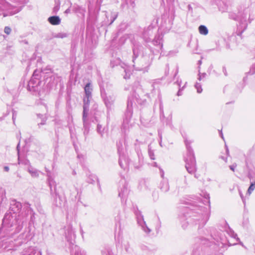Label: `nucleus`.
I'll use <instances>...</instances> for the list:
<instances>
[{"mask_svg":"<svg viewBox=\"0 0 255 255\" xmlns=\"http://www.w3.org/2000/svg\"><path fill=\"white\" fill-rule=\"evenodd\" d=\"M29 0H0V16L13 15L20 11Z\"/></svg>","mask_w":255,"mask_h":255,"instance_id":"nucleus-1","label":"nucleus"},{"mask_svg":"<svg viewBox=\"0 0 255 255\" xmlns=\"http://www.w3.org/2000/svg\"><path fill=\"white\" fill-rule=\"evenodd\" d=\"M142 103L141 100L136 93H133L132 95L128 97L127 102V109L125 114L122 125L123 129L126 130L131 127L130 120L132 116V107L133 105H135L136 103L141 104Z\"/></svg>","mask_w":255,"mask_h":255,"instance_id":"nucleus-2","label":"nucleus"},{"mask_svg":"<svg viewBox=\"0 0 255 255\" xmlns=\"http://www.w3.org/2000/svg\"><path fill=\"white\" fill-rule=\"evenodd\" d=\"M85 97L83 99V127L84 128V134L86 135L88 134L89 127L88 123V115L89 111V104L90 100L92 98V92L93 91L92 87L90 83H87L84 88Z\"/></svg>","mask_w":255,"mask_h":255,"instance_id":"nucleus-3","label":"nucleus"},{"mask_svg":"<svg viewBox=\"0 0 255 255\" xmlns=\"http://www.w3.org/2000/svg\"><path fill=\"white\" fill-rule=\"evenodd\" d=\"M132 51L133 54L132 58L133 67L134 69L138 71L144 70L149 66L151 63V59L147 55H142L138 58L139 52V47L138 46L134 45Z\"/></svg>","mask_w":255,"mask_h":255,"instance_id":"nucleus-4","label":"nucleus"},{"mask_svg":"<svg viewBox=\"0 0 255 255\" xmlns=\"http://www.w3.org/2000/svg\"><path fill=\"white\" fill-rule=\"evenodd\" d=\"M184 141L187 149L186 157H185V167L189 173L193 174L196 171L197 167L194 151L190 145L191 141L187 139Z\"/></svg>","mask_w":255,"mask_h":255,"instance_id":"nucleus-5","label":"nucleus"},{"mask_svg":"<svg viewBox=\"0 0 255 255\" xmlns=\"http://www.w3.org/2000/svg\"><path fill=\"white\" fill-rule=\"evenodd\" d=\"M208 219L209 215L206 212L203 213L202 214L195 215L192 217H190L188 219V221L187 222H185L183 218L181 221L182 227L183 229H185L187 227L188 222H189L193 225L198 224L199 225V228H201L206 224Z\"/></svg>","mask_w":255,"mask_h":255,"instance_id":"nucleus-6","label":"nucleus"},{"mask_svg":"<svg viewBox=\"0 0 255 255\" xmlns=\"http://www.w3.org/2000/svg\"><path fill=\"white\" fill-rule=\"evenodd\" d=\"M65 237L67 243H68L70 248H71V252L73 249H74L76 239V234L74 230L71 225H68L64 228Z\"/></svg>","mask_w":255,"mask_h":255,"instance_id":"nucleus-7","label":"nucleus"},{"mask_svg":"<svg viewBox=\"0 0 255 255\" xmlns=\"http://www.w3.org/2000/svg\"><path fill=\"white\" fill-rule=\"evenodd\" d=\"M215 240L216 241V244L220 248V250L221 252L224 251V250L222 249L226 248V246L227 245L228 246H234L237 244L236 243H231L223 232L220 233L218 235V238Z\"/></svg>","mask_w":255,"mask_h":255,"instance_id":"nucleus-8","label":"nucleus"},{"mask_svg":"<svg viewBox=\"0 0 255 255\" xmlns=\"http://www.w3.org/2000/svg\"><path fill=\"white\" fill-rule=\"evenodd\" d=\"M101 96L104 101L105 104L108 110H111L114 106V104L116 99L115 95L107 96L104 88L101 84H100Z\"/></svg>","mask_w":255,"mask_h":255,"instance_id":"nucleus-9","label":"nucleus"},{"mask_svg":"<svg viewBox=\"0 0 255 255\" xmlns=\"http://www.w3.org/2000/svg\"><path fill=\"white\" fill-rule=\"evenodd\" d=\"M119 183V196L121 198L122 201H123L127 198L129 193V189L125 177L122 178Z\"/></svg>","mask_w":255,"mask_h":255,"instance_id":"nucleus-10","label":"nucleus"},{"mask_svg":"<svg viewBox=\"0 0 255 255\" xmlns=\"http://www.w3.org/2000/svg\"><path fill=\"white\" fill-rule=\"evenodd\" d=\"M37 73V70L34 71L32 77L28 82V89L30 91L36 92L39 90V85L41 81L36 77L38 76Z\"/></svg>","mask_w":255,"mask_h":255,"instance_id":"nucleus-11","label":"nucleus"},{"mask_svg":"<svg viewBox=\"0 0 255 255\" xmlns=\"http://www.w3.org/2000/svg\"><path fill=\"white\" fill-rule=\"evenodd\" d=\"M156 27L151 24L147 28H144L142 32V38L146 42H149L151 40V37L156 31Z\"/></svg>","mask_w":255,"mask_h":255,"instance_id":"nucleus-12","label":"nucleus"},{"mask_svg":"<svg viewBox=\"0 0 255 255\" xmlns=\"http://www.w3.org/2000/svg\"><path fill=\"white\" fill-rule=\"evenodd\" d=\"M49 186L50 187L51 194L53 193L52 187H54V191L55 192L56 198L55 199V204L56 206H61L62 204L64 203V200L62 199V198L58 195L56 192V184L54 180H52L48 182Z\"/></svg>","mask_w":255,"mask_h":255,"instance_id":"nucleus-13","label":"nucleus"},{"mask_svg":"<svg viewBox=\"0 0 255 255\" xmlns=\"http://www.w3.org/2000/svg\"><path fill=\"white\" fill-rule=\"evenodd\" d=\"M137 222L144 233L147 234L150 233L151 230L147 226L146 224L143 219V216L140 214L137 215Z\"/></svg>","mask_w":255,"mask_h":255,"instance_id":"nucleus-14","label":"nucleus"},{"mask_svg":"<svg viewBox=\"0 0 255 255\" xmlns=\"http://www.w3.org/2000/svg\"><path fill=\"white\" fill-rule=\"evenodd\" d=\"M119 162L121 168L126 169L128 166L129 160L125 153L120 154H119Z\"/></svg>","mask_w":255,"mask_h":255,"instance_id":"nucleus-15","label":"nucleus"},{"mask_svg":"<svg viewBox=\"0 0 255 255\" xmlns=\"http://www.w3.org/2000/svg\"><path fill=\"white\" fill-rule=\"evenodd\" d=\"M248 23L247 21V18L244 17L240 20V21L238 25L237 33L238 35H241L244 31L247 28Z\"/></svg>","mask_w":255,"mask_h":255,"instance_id":"nucleus-16","label":"nucleus"},{"mask_svg":"<svg viewBox=\"0 0 255 255\" xmlns=\"http://www.w3.org/2000/svg\"><path fill=\"white\" fill-rule=\"evenodd\" d=\"M135 0H122V6L123 8H127L129 9L131 11H132L134 8L135 4Z\"/></svg>","mask_w":255,"mask_h":255,"instance_id":"nucleus-17","label":"nucleus"},{"mask_svg":"<svg viewBox=\"0 0 255 255\" xmlns=\"http://www.w3.org/2000/svg\"><path fill=\"white\" fill-rule=\"evenodd\" d=\"M127 143L126 140H120L117 143L118 151L119 154L125 153V151L127 150Z\"/></svg>","mask_w":255,"mask_h":255,"instance_id":"nucleus-18","label":"nucleus"},{"mask_svg":"<svg viewBox=\"0 0 255 255\" xmlns=\"http://www.w3.org/2000/svg\"><path fill=\"white\" fill-rule=\"evenodd\" d=\"M163 35L162 34H158L155 36L154 38L152 40L153 44L155 46H158L160 50L162 49L163 47L162 44Z\"/></svg>","mask_w":255,"mask_h":255,"instance_id":"nucleus-19","label":"nucleus"},{"mask_svg":"<svg viewBox=\"0 0 255 255\" xmlns=\"http://www.w3.org/2000/svg\"><path fill=\"white\" fill-rule=\"evenodd\" d=\"M19 142L18 143L16 149L17 151V154H18V164H23L25 165H29L30 162L28 160L26 159H22L23 155L22 153H21L19 151Z\"/></svg>","mask_w":255,"mask_h":255,"instance_id":"nucleus-20","label":"nucleus"},{"mask_svg":"<svg viewBox=\"0 0 255 255\" xmlns=\"http://www.w3.org/2000/svg\"><path fill=\"white\" fill-rule=\"evenodd\" d=\"M27 171L32 178H38L41 172L31 165H29Z\"/></svg>","mask_w":255,"mask_h":255,"instance_id":"nucleus-21","label":"nucleus"},{"mask_svg":"<svg viewBox=\"0 0 255 255\" xmlns=\"http://www.w3.org/2000/svg\"><path fill=\"white\" fill-rule=\"evenodd\" d=\"M106 18L107 19V20L106 21V24L111 25L114 22V21L117 18L118 12H111L110 15H108L106 13Z\"/></svg>","mask_w":255,"mask_h":255,"instance_id":"nucleus-22","label":"nucleus"},{"mask_svg":"<svg viewBox=\"0 0 255 255\" xmlns=\"http://www.w3.org/2000/svg\"><path fill=\"white\" fill-rule=\"evenodd\" d=\"M159 187L162 192H167L169 190V185L168 180L166 179H163L159 185Z\"/></svg>","mask_w":255,"mask_h":255,"instance_id":"nucleus-23","label":"nucleus"},{"mask_svg":"<svg viewBox=\"0 0 255 255\" xmlns=\"http://www.w3.org/2000/svg\"><path fill=\"white\" fill-rule=\"evenodd\" d=\"M121 67L124 70V72H125V75H124V78L125 79L129 78L131 73L129 67L125 63L121 64Z\"/></svg>","mask_w":255,"mask_h":255,"instance_id":"nucleus-24","label":"nucleus"},{"mask_svg":"<svg viewBox=\"0 0 255 255\" xmlns=\"http://www.w3.org/2000/svg\"><path fill=\"white\" fill-rule=\"evenodd\" d=\"M48 21L52 25H58L60 24L61 19L58 16H52L48 18Z\"/></svg>","mask_w":255,"mask_h":255,"instance_id":"nucleus-25","label":"nucleus"},{"mask_svg":"<svg viewBox=\"0 0 255 255\" xmlns=\"http://www.w3.org/2000/svg\"><path fill=\"white\" fill-rule=\"evenodd\" d=\"M71 255H86V254L78 246H75L71 251Z\"/></svg>","mask_w":255,"mask_h":255,"instance_id":"nucleus-26","label":"nucleus"},{"mask_svg":"<svg viewBox=\"0 0 255 255\" xmlns=\"http://www.w3.org/2000/svg\"><path fill=\"white\" fill-rule=\"evenodd\" d=\"M199 31L201 34L206 35L208 33V29L205 25H201L199 27Z\"/></svg>","mask_w":255,"mask_h":255,"instance_id":"nucleus-27","label":"nucleus"},{"mask_svg":"<svg viewBox=\"0 0 255 255\" xmlns=\"http://www.w3.org/2000/svg\"><path fill=\"white\" fill-rule=\"evenodd\" d=\"M97 180V177L93 174L89 175L87 178V182L90 184H93L95 183Z\"/></svg>","mask_w":255,"mask_h":255,"instance_id":"nucleus-28","label":"nucleus"},{"mask_svg":"<svg viewBox=\"0 0 255 255\" xmlns=\"http://www.w3.org/2000/svg\"><path fill=\"white\" fill-rule=\"evenodd\" d=\"M227 232V234L233 239L235 240L236 241H239V239L238 238L237 235L235 233L233 230L229 229Z\"/></svg>","mask_w":255,"mask_h":255,"instance_id":"nucleus-29","label":"nucleus"},{"mask_svg":"<svg viewBox=\"0 0 255 255\" xmlns=\"http://www.w3.org/2000/svg\"><path fill=\"white\" fill-rule=\"evenodd\" d=\"M60 2L59 0H55V6L53 7V11L55 13H56L60 8Z\"/></svg>","mask_w":255,"mask_h":255,"instance_id":"nucleus-30","label":"nucleus"},{"mask_svg":"<svg viewBox=\"0 0 255 255\" xmlns=\"http://www.w3.org/2000/svg\"><path fill=\"white\" fill-rule=\"evenodd\" d=\"M25 253L23 255H34V250L32 247L28 248L25 251Z\"/></svg>","mask_w":255,"mask_h":255,"instance_id":"nucleus-31","label":"nucleus"},{"mask_svg":"<svg viewBox=\"0 0 255 255\" xmlns=\"http://www.w3.org/2000/svg\"><path fill=\"white\" fill-rule=\"evenodd\" d=\"M97 132L101 135L102 137L103 136L104 133V129L102 128V127L101 125L98 124L97 125Z\"/></svg>","mask_w":255,"mask_h":255,"instance_id":"nucleus-32","label":"nucleus"},{"mask_svg":"<svg viewBox=\"0 0 255 255\" xmlns=\"http://www.w3.org/2000/svg\"><path fill=\"white\" fill-rule=\"evenodd\" d=\"M124 248L127 252H129L130 251V245L128 241L126 242L124 244Z\"/></svg>","mask_w":255,"mask_h":255,"instance_id":"nucleus-33","label":"nucleus"},{"mask_svg":"<svg viewBox=\"0 0 255 255\" xmlns=\"http://www.w3.org/2000/svg\"><path fill=\"white\" fill-rule=\"evenodd\" d=\"M200 66H199V69H200ZM207 76V74L206 73H201L200 72V69H199V74H198V80L199 81H201L202 79H203L204 78H205Z\"/></svg>","mask_w":255,"mask_h":255,"instance_id":"nucleus-34","label":"nucleus"},{"mask_svg":"<svg viewBox=\"0 0 255 255\" xmlns=\"http://www.w3.org/2000/svg\"><path fill=\"white\" fill-rule=\"evenodd\" d=\"M13 203L11 205L13 206H15L16 209L15 210V212L18 211L21 208V204L20 203L18 202H13Z\"/></svg>","mask_w":255,"mask_h":255,"instance_id":"nucleus-35","label":"nucleus"},{"mask_svg":"<svg viewBox=\"0 0 255 255\" xmlns=\"http://www.w3.org/2000/svg\"><path fill=\"white\" fill-rule=\"evenodd\" d=\"M255 189V182L251 183L248 190V193L250 195Z\"/></svg>","mask_w":255,"mask_h":255,"instance_id":"nucleus-36","label":"nucleus"},{"mask_svg":"<svg viewBox=\"0 0 255 255\" xmlns=\"http://www.w3.org/2000/svg\"><path fill=\"white\" fill-rule=\"evenodd\" d=\"M195 88L196 89L197 93H201L202 92L201 85L200 83L197 82L195 85Z\"/></svg>","mask_w":255,"mask_h":255,"instance_id":"nucleus-37","label":"nucleus"},{"mask_svg":"<svg viewBox=\"0 0 255 255\" xmlns=\"http://www.w3.org/2000/svg\"><path fill=\"white\" fill-rule=\"evenodd\" d=\"M46 171L47 172V182H49L52 181V180H54L52 177L51 175V172L49 170H48L46 168H45Z\"/></svg>","mask_w":255,"mask_h":255,"instance_id":"nucleus-38","label":"nucleus"},{"mask_svg":"<svg viewBox=\"0 0 255 255\" xmlns=\"http://www.w3.org/2000/svg\"><path fill=\"white\" fill-rule=\"evenodd\" d=\"M187 84V82H186L184 84V85L183 86H182L181 88H179V90L177 93V95L178 96H181L182 95V91L184 90V89L185 88V86H186V85Z\"/></svg>","mask_w":255,"mask_h":255,"instance_id":"nucleus-39","label":"nucleus"},{"mask_svg":"<svg viewBox=\"0 0 255 255\" xmlns=\"http://www.w3.org/2000/svg\"><path fill=\"white\" fill-rule=\"evenodd\" d=\"M148 155H149V157H150L151 159H152V160H154L155 159L154 152L150 149H148Z\"/></svg>","mask_w":255,"mask_h":255,"instance_id":"nucleus-40","label":"nucleus"},{"mask_svg":"<svg viewBox=\"0 0 255 255\" xmlns=\"http://www.w3.org/2000/svg\"><path fill=\"white\" fill-rule=\"evenodd\" d=\"M255 73V63L254 64L251 69H250V71L249 72V74H251V75H253Z\"/></svg>","mask_w":255,"mask_h":255,"instance_id":"nucleus-41","label":"nucleus"},{"mask_svg":"<svg viewBox=\"0 0 255 255\" xmlns=\"http://www.w3.org/2000/svg\"><path fill=\"white\" fill-rule=\"evenodd\" d=\"M159 109H160V117H164L163 115V106L161 102L160 103L159 105Z\"/></svg>","mask_w":255,"mask_h":255,"instance_id":"nucleus-42","label":"nucleus"},{"mask_svg":"<svg viewBox=\"0 0 255 255\" xmlns=\"http://www.w3.org/2000/svg\"><path fill=\"white\" fill-rule=\"evenodd\" d=\"M140 248L143 251L146 252V251H148V247L146 246L145 245H143V244H141V245H140Z\"/></svg>","mask_w":255,"mask_h":255,"instance_id":"nucleus-43","label":"nucleus"},{"mask_svg":"<svg viewBox=\"0 0 255 255\" xmlns=\"http://www.w3.org/2000/svg\"><path fill=\"white\" fill-rule=\"evenodd\" d=\"M67 36V34L65 33H59L57 34L56 37L58 38H64Z\"/></svg>","mask_w":255,"mask_h":255,"instance_id":"nucleus-44","label":"nucleus"},{"mask_svg":"<svg viewBox=\"0 0 255 255\" xmlns=\"http://www.w3.org/2000/svg\"><path fill=\"white\" fill-rule=\"evenodd\" d=\"M11 28L9 27L6 26L4 28V31L7 34H9L11 32Z\"/></svg>","mask_w":255,"mask_h":255,"instance_id":"nucleus-45","label":"nucleus"},{"mask_svg":"<svg viewBox=\"0 0 255 255\" xmlns=\"http://www.w3.org/2000/svg\"><path fill=\"white\" fill-rule=\"evenodd\" d=\"M236 167H237V164H233V165H230V166H229V167H230V169H231V170H232L233 171H235V168H236Z\"/></svg>","mask_w":255,"mask_h":255,"instance_id":"nucleus-46","label":"nucleus"},{"mask_svg":"<svg viewBox=\"0 0 255 255\" xmlns=\"http://www.w3.org/2000/svg\"><path fill=\"white\" fill-rule=\"evenodd\" d=\"M181 83H182L181 80L178 79L175 83L178 86L179 88H181Z\"/></svg>","mask_w":255,"mask_h":255,"instance_id":"nucleus-47","label":"nucleus"},{"mask_svg":"<svg viewBox=\"0 0 255 255\" xmlns=\"http://www.w3.org/2000/svg\"><path fill=\"white\" fill-rule=\"evenodd\" d=\"M230 17L235 20H237V16L234 14H231L230 15Z\"/></svg>","mask_w":255,"mask_h":255,"instance_id":"nucleus-48","label":"nucleus"},{"mask_svg":"<svg viewBox=\"0 0 255 255\" xmlns=\"http://www.w3.org/2000/svg\"><path fill=\"white\" fill-rule=\"evenodd\" d=\"M127 26V25L126 23H122L119 26V28H120V30H121L122 28H126Z\"/></svg>","mask_w":255,"mask_h":255,"instance_id":"nucleus-49","label":"nucleus"},{"mask_svg":"<svg viewBox=\"0 0 255 255\" xmlns=\"http://www.w3.org/2000/svg\"><path fill=\"white\" fill-rule=\"evenodd\" d=\"M220 158H221L224 161H225V162H227V157H225V156H221L220 157Z\"/></svg>","mask_w":255,"mask_h":255,"instance_id":"nucleus-50","label":"nucleus"},{"mask_svg":"<svg viewBox=\"0 0 255 255\" xmlns=\"http://www.w3.org/2000/svg\"><path fill=\"white\" fill-rule=\"evenodd\" d=\"M12 120H13V123L14 124L15 120V115L14 114V112H13V114H12Z\"/></svg>","mask_w":255,"mask_h":255,"instance_id":"nucleus-51","label":"nucleus"},{"mask_svg":"<svg viewBox=\"0 0 255 255\" xmlns=\"http://www.w3.org/2000/svg\"><path fill=\"white\" fill-rule=\"evenodd\" d=\"M160 175H161V177L163 178L164 172H163V170L161 169H160Z\"/></svg>","mask_w":255,"mask_h":255,"instance_id":"nucleus-52","label":"nucleus"},{"mask_svg":"<svg viewBox=\"0 0 255 255\" xmlns=\"http://www.w3.org/2000/svg\"><path fill=\"white\" fill-rule=\"evenodd\" d=\"M4 171L7 172L9 171V167L8 166H4Z\"/></svg>","mask_w":255,"mask_h":255,"instance_id":"nucleus-53","label":"nucleus"},{"mask_svg":"<svg viewBox=\"0 0 255 255\" xmlns=\"http://www.w3.org/2000/svg\"><path fill=\"white\" fill-rule=\"evenodd\" d=\"M70 8H68V9H67L65 10V13H69V12H70Z\"/></svg>","mask_w":255,"mask_h":255,"instance_id":"nucleus-54","label":"nucleus"},{"mask_svg":"<svg viewBox=\"0 0 255 255\" xmlns=\"http://www.w3.org/2000/svg\"><path fill=\"white\" fill-rule=\"evenodd\" d=\"M171 28V24H169V26L167 27V29L166 31H168Z\"/></svg>","mask_w":255,"mask_h":255,"instance_id":"nucleus-55","label":"nucleus"},{"mask_svg":"<svg viewBox=\"0 0 255 255\" xmlns=\"http://www.w3.org/2000/svg\"><path fill=\"white\" fill-rule=\"evenodd\" d=\"M220 135L221 137L224 139L223 134L222 132H220Z\"/></svg>","mask_w":255,"mask_h":255,"instance_id":"nucleus-56","label":"nucleus"},{"mask_svg":"<svg viewBox=\"0 0 255 255\" xmlns=\"http://www.w3.org/2000/svg\"><path fill=\"white\" fill-rule=\"evenodd\" d=\"M205 198L207 199H209V195L207 194L206 196H205Z\"/></svg>","mask_w":255,"mask_h":255,"instance_id":"nucleus-57","label":"nucleus"},{"mask_svg":"<svg viewBox=\"0 0 255 255\" xmlns=\"http://www.w3.org/2000/svg\"><path fill=\"white\" fill-rule=\"evenodd\" d=\"M201 63H202L201 60L198 61V64L199 65V66L201 65Z\"/></svg>","mask_w":255,"mask_h":255,"instance_id":"nucleus-58","label":"nucleus"},{"mask_svg":"<svg viewBox=\"0 0 255 255\" xmlns=\"http://www.w3.org/2000/svg\"><path fill=\"white\" fill-rule=\"evenodd\" d=\"M153 165H154V166H157V163H156V162H154V163H153Z\"/></svg>","mask_w":255,"mask_h":255,"instance_id":"nucleus-59","label":"nucleus"},{"mask_svg":"<svg viewBox=\"0 0 255 255\" xmlns=\"http://www.w3.org/2000/svg\"><path fill=\"white\" fill-rule=\"evenodd\" d=\"M167 1H170V2H172V1H173L174 0H166Z\"/></svg>","mask_w":255,"mask_h":255,"instance_id":"nucleus-60","label":"nucleus"},{"mask_svg":"<svg viewBox=\"0 0 255 255\" xmlns=\"http://www.w3.org/2000/svg\"><path fill=\"white\" fill-rule=\"evenodd\" d=\"M226 152H227V154L229 153V150L228 148H227V149H226Z\"/></svg>","mask_w":255,"mask_h":255,"instance_id":"nucleus-61","label":"nucleus"},{"mask_svg":"<svg viewBox=\"0 0 255 255\" xmlns=\"http://www.w3.org/2000/svg\"><path fill=\"white\" fill-rule=\"evenodd\" d=\"M240 244L242 246H244V245L242 242H240Z\"/></svg>","mask_w":255,"mask_h":255,"instance_id":"nucleus-62","label":"nucleus"},{"mask_svg":"<svg viewBox=\"0 0 255 255\" xmlns=\"http://www.w3.org/2000/svg\"><path fill=\"white\" fill-rule=\"evenodd\" d=\"M44 123H41L40 124H39L38 125H44Z\"/></svg>","mask_w":255,"mask_h":255,"instance_id":"nucleus-63","label":"nucleus"},{"mask_svg":"<svg viewBox=\"0 0 255 255\" xmlns=\"http://www.w3.org/2000/svg\"><path fill=\"white\" fill-rule=\"evenodd\" d=\"M24 43H25V44H27V43H28V42H27V41H24Z\"/></svg>","mask_w":255,"mask_h":255,"instance_id":"nucleus-64","label":"nucleus"}]
</instances>
